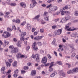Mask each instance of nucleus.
Returning a JSON list of instances; mask_svg holds the SVG:
<instances>
[{"mask_svg":"<svg viewBox=\"0 0 78 78\" xmlns=\"http://www.w3.org/2000/svg\"><path fill=\"white\" fill-rule=\"evenodd\" d=\"M9 48H11L12 49L11 51L12 53H17L19 51V48H18L15 47L14 48L13 45L10 46Z\"/></svg>","mask_w":78,"mask_h":78,"instance_id":"1","label":"nucleus"},{"mask_svg":"<svg viewBox=\"0 0 78 78\" xmlns=\"http://www.w3.org/2000/svg\"><path fill=\"white\" fill-rule=\"evenodd\" d=\"M27 34V33L26 32H21L20 34V36H21V37L20 38V40L22 42H23L25 41V38L23 37L24 36L26 35Z\"/></svg>","mask_w":78,"mask_h":78,"instance_id":"2","label":"nucleus"},{"mask_svg":"<svg viewBox=\"0 0 78 78\" xmlns=\"http://www.w3.org/2000/svg\"><path fill=\"white\" fill-rule=\"evenodd\" d=\"M36 42H34L32 46V48L35 51H37L38 50V48L37 47L36 45Z\"/></svg>","mask_w":78,"mask_h":78,"instance_id":"3","label":"nucleus"},{"mask_svg":"<svg viewBox=\"0 0 78 78\" xmlns=\"http://www.w3.org/2000/svg\"><path fill=\"white\" fill-rule=\"evenodd\" d=\"M49 9L51 11L54 12L57 10L58 8L56 6H51L49 8Z\"/></svg>","mask_w":78,"mask_h":78,"instance_id":"4","label":"nucleus"},{"mask_svg":"<svg viewBox=\"0 0 78 78\" xmlns=\"http://www.w3.org/2000/svg\"><path fill=\"white\" fill-rule=\"evenodd\" d=\"M43 64H45L47 62V58L46 57H44L42 59L41 61Z\"/></svg>","mask_w":78,"mask_h":78,"instance_id":"5","label":"nucleus"},{"mask_svg":"<svg viewBox=\"0 0 78 78\" xmlns=\"http://www.w3.org/2000/svg\"><path fill=\"white\" fill-rule=\"evenodd\" d=\"M43 37H44V36H38L35 37L34 38V40H36L37 41V40H41V39Z\"/></svg>","mask_w":78,"mask_h":78,"instance_id":"6","label":"nucleus"},{"mask_svg":"<svg viewBox=\"0 0 78 78\" xmlns=\"http://www.w3.org/2000/svg\"><path fill=\"white\" fill-rule=\"evenodd\" d=\"M18 73H19V70L18 69H16V70L14 72V74L13 75V76L15 77V78H16V77L17 76V74Z\"/></svg>","mask_w":78,"mask_h":78,"instance_id":"7","label":"nucleus"},{"mask_svg":"<svg viewBox=\"0 0 78 78\" xmlns=\"http://www.w3.org/2000/svg\"><path fill=\"white\" fill-rule=\"evenodd\" d=\"M36 61L37 62H39V55L38 54H36L35 55Z\"/></svg>","mask_w":78,"mask_h":78,"instance_id":"8","label":"nucleus"},{"mask_svg":"<svg viewBox=\"0 0 78 78\" xmlns=\"http://www.w3.org/2000/svg\"><path fill=\"white\" fill-rule=\"evenodd\" d=\"M71 24V23H70L67 24V25L65 26V30H67L69 29L68 28H69V26Z\"/></svg>","mask_w":78,"mask_h":78,"instance_id":"9","label":"nucleus"},{"mask_svg":"<svg viewBox=\"0 0 78 78\" xmlns=\"http://www.w3.org/2000/svg\"><path fill=\"white\" fill-rule=\"evenodd\" d=\"M20 6H21L22 8H25L26 7V4L24 2H21L20 4Z\"/></svg>","mask_w":78,"mask_h":78,"instance_id":"10","label":"nucleus"},{"mask_svg":"<svg viewBox=\"0 0 78 78\" xmlns=\"http://www.w3.org/2000/svg\"><path fill=\"white\" fill-rule=\"evenodd\" d=\"M22 44V42L19 41L16 44L17 46L20 48L21 47V44Z\"/></svg>","mask_w":78,"mask_h":78,"instance_id":"11","label":"nucleus"},{"mask_svg":"<svg viewBox=\"0 0 78 78\" xmlns=\"http://www.w3.org/2000/svg\"><path fill=\"white\" fill-rule=\"evenodd\" d=\"M13 22H15L16 23H20V20L19 19H17L16 20H12Z\"/></svg>","mask_w":78,"mask_h":78,"instance_id":"12","label":"nucleus"},{"mask_svg":"<svg viewBox=\"0 0 78 78\" xmlns=\"http://www.w3.org/2000/svg\"><path fill=\"white\" fill-rule=\"evenodd\" d=\"M5 67H3L1 68V72L3 74H5L6 73V72H5Z\"/></svg>","mask_w":78,"mask_h":78,"instance_id":"13","label":"nucleus"},{"mask_svg":"<svg viewBox=\"0 0 78 78\" xmlns=\"http://www.w3.org/2000/svg\"><path fill=\"white\" fill-rule=\"evenodd\" d=\"M27 29L28 30H31V25L30 24H28L27 25Z\"/></svg>","mask_w":78,"mask_h":78,"instance_id":"14","label":"nucleus"},{"mask_svg":"<svg viewBox=\"0 0 78 78\" xmlns=\"http://www.w3.org/2000/svg\"><path fill=\"white\" fill-rule=\"evenodd\" d=\"M70 5H67L65 6V7L63 8V9L64 10L66 9H70Z\"/></svg>","mask_w":78,"mask_h":78,"instance_id":"15","label":"nucleus"},{"mask_svg":"<svg viewBox=\"0 0 78 78\" xmlns=\"http://www.w3.org/2000/svg\"><path fill=\"white\" fill-rule=\"evenodd\" d=\"M57 74V72L56 71H54V73H52L50 76L51 77H53L55 76V75H56Z\"/></svg>","mask_w":78,"mask_h":78,"instance_id":"16","label":"nucleus"},{"mask_svg":"<svg viewBox=\"0 0 78 78\" xmlns=\"http://www.w3.org/2000/svg\"><path fill=\"white\" fill-rule=\"evenodd\" d=\"M78 68H75L72 70V72H73V73H74V72L76 73L77 72H78Z\"/></svg>","mask_w":78,"mask_h":78,"instance_id":"17","label":"nucleus"},{"mask_svg":"<svg viewBox=\"0 0 78 78\" xmlns=\"http://www.w3.org/2000/svg\"><path fill=\"white\" fill-rule=\"evenodd\" d=\"M77 30V29L76 28H74V29H71V28H70L69 29H67V31H74L75 30Z\"/></svg>","mask_w":78,"mask_h":78,"instance_id":"18","label":"nucleus"},{"mask_svg":"<svg viewBox=\"0 0 78 78\" xmlns=\"http://www.w3.org/2000/svg\"><path fill=\"white\" fill-rule=\"evenodd\" d=\"M60 74L61 75H62L63 77H65V76H66V73H64V72H61L60 73Z\"/></svg>","mask_w":78,"mask_h":78,"instance_id":"19","label":"nucleus"},{"mask_svg":"<svg viewBox=\"0 0 78 78\" xmlns=\"http://www.w3.org/2000/svg\"><path fill=\"white\" fill-rule=\"evenodd\" d=\"M5 14L7 15H5L4 17H7V18H8L9 17V14H10V12H6L5 13Z\"/></svg>","mask_w":78,"mask_h":78,"instance_id":"20","label":"nucleus"},{"mask_svg":"<svg viewBox=\"0 0 78 78\" xmlns=\"http://www.w3.org/2000/svg\"><path fill=\"white\" fill-rule=\"evenodd\" d=\"M66 65L68 68H70V67H71V64L70 63H66Z\"/></svg>","mask_w":78,"mask_h":78,"instance_id":"21","label":"nucleus"},{"mask_svg":"<svg viewBox=\"0 0 78 78\" xmlns=\"http://www.w3.org/2000/svg\"><path fill=\"white\" fill-rule=\"evenodd\" d=\"M55 34L56 36H58V35H59V34H61L59 32L58 30H56V31H55Z\"/></svg>","mask_w":78,"mask_h":78,"instance_id":"22","label":"nucleus"},{"mask_svg":"<svg viewBox=\"0 0 78 78\" xmlns=\"http://www.w3.org/2000/svg\"><path fill=\"white\" fill-rule=\"evenodd\" d=\"M36 74V71H32L31 72V74L32 75L34 76V75H35Z\"/></svg>","mask_w":78,"mask_h":78,"instance_id":"23","label":"nucleus"},{"mask_svg":"<svg viewBox=\"0 0 78 78\" xmlns=\"http://www.w3.org/2000/svg\"><path fill=\"white\" fill-rule=\"evenodd\" d=\"M17 61H15L13 63L12 65L14 67H16V66H17Z\"/></svg>","mask_w":78,"mask_h":78,"instance_id":"24","label":"nucleus"},{"mask_svg":"<svg viewBox=\"0 0 78 78\" xmlns=\"http://www.w3.org/2000/svg\"><path fill=\"white\" fill-rule=\"evenodd\" d=\"M48 14V13L47 12L45 11L44 12V14H43V16L46 17L47 16V15Z\"/></svg>","mask_w":78,"mask_h":78,"instance_id":"25","label":"nucleus"},{"mask_svg":"<svg viewBox=\"0 0 78 78\" xmlns=\"http://www.w3.org/2000/svg\"><path fill=\"white\" fill-rule=\"evenodd\" d=\"M40 17V15H38L36 16L34 18H33V20H34V19H37L38 18Z\"/></svg>","mask_w":78,"mask_h":78,"instance_id":"26","label":"nucleus"},{"mask_svg":"<svg viewBox=\"0 0 78 78\" xmlns=\"http://www.w3.org/2000/svg\"><path fill=\"white\" fill-rule=\"evenodd\" d=\"M6 64L7 67H10V66H11V64L8 62H6Z\"/></svg>","mask_w":78,"mask_h":78,"instance_id":"27","label":"nucleus"},{"mask_svg":"<svg viewBox=\"0 0 78 78\" xmlns=\"http://www.w3.org/2000/svg\"><path fill=\"white\" fill-rule=\"evenodd\" d=\"M21 53H18V55H17V58H20L21 57Z\"/></svg>","mask_w":78,"mask_h":78,"instance_id":"28","label":"nucleus"},{"mask_svg":"<svg viewBox=\"0 0 78 78\" xmlns=\"http://www.w3.org/2000/svg\"><path fill=\"white\" fill-rule=\"evenodd\" d=\"M53 66H54V62H52L51 63L49 67H53Z\"/></svg>","mask_w":78,"mask_h":78,"instance_id":"29","label":"nucleus"},{"mask_svg":"<svg viewBox=\"0 0 78 78\" xmlns=\"http://www.w3.org/2000/svg\"><path fill=\"white\" fill-rule=\"evenodd\" d=\"M56 63L58 64V65H62V62H61V61H58L57 62H56Z\"/></svg>","mask_w":78,"mask_h":78,"instance_id":"30","label":"nucleus"},{"mask_svg":"<svg viewBox=\"0 0 78 78\" xmlns=\"http://www.w3.org/2000/svg\"><path fill=\"white\" fill-rule=\"evenodd\" d=\"M57 31L60 33L61 34L62 33V28H61V29H59L57 30Z\"/></svg>","mask_w":78,"mask_h":78,"instance_id":"31","label":"nucleus"},{"mask_svg":"<svg viewBox=\"0 0 78 78\" xmlns=\"http://www.w3.org/2000/svg\"><path fill=\"white\" fill-rule=\"evenodd\" d=\"M67 73L69 74H70V73H73V72L72 71V70L71 69L68 71Z\"/></svg>","mask_w":78,"mask_h":78,"instance_id":"32","label":"nucleus"},{"mask_svg":"<svg viewBox=\"0 0 78 78\" xmlns=\"http://www.w3.org/2000/svg\"><path fill=\"white\" fill-rule=\"evenodd\" d=\"M2 36L4 37V38H8V36H7V35H5L4 34H2Z\"/></svg>","mask_w":78,"mask_h":78,"instance_id":"33","label":"nucleus"},{"mask_svg":"<svg viewBox=\"0 0 78 78\" xmlns=\"http://www.w3.org/2000/svg\"><path fill=\"white\" fill-rule=\"evenodd\" d=\"M52 67H50V66L49 67V72H52V71H53V69L51 68Z\"/></svg>","mask_w":78,"mask_h":78,"instance_id":"34","label":"nucleus"},{"mask_svg":"<svg viewBox=\"0 0 78 78\" xmlns=\"http://www.w3.org/2000/svg\"><path fill=\"white\" fill-rule=\"evenodd\" d=\"M20 58H27V56H25L24 55H21V57Z\"/></svg>","mask_w":78,"mask_h":78,"instance_id":"35","label":"nucleus"},{"mask_svg":"<svg viewBox=\"0 0 78 78\" xmlns=\"http://www.w3.org/2000/svg\"><path fill=\"white\" fill-rule=\"evenodd\" d=\"M70 47H71V48H72V51L71 52V53H72L73 52V51H75V50H76V49H75L74 47H73L72 46H71Z\"/></svg>","mask_w":78,"mask_h":78,"instance_id":"36","label":"nucleus"},{"mask_svg":"<svg viewBox=\"0 0 78 78\" xmlns=\"http://www.w3.org/2000/svg\"><path fill=\"white\" fill-rule=\"evenodd\" d=\"M23 69L24 70H28L29 68L27 66H24Z\"/></svg>","mask_w":78,"mask_h":78,"instance_id":"37","label":"nucleus"},{"mask_svg":"<svg viewBox=\"0 0 78 78\" xmlns=\"http://www.w3.org/2000/svg\"><path fill=\"white\" fill-rule=\"evenodd\" d=\"M62 21H63V22H66V20H67V19H66V18H64L63 19H62Z\"/></svg>","mask_w":78,"mask_h":78,"instance_id":"38","label":"nucleus"},{"mask_svg":"<svg viewBox=\"0 0 78 78\" xmlns=\"http://www.w3.org/2000/svg\"><path fill=\"white\" fill-rule=\"evenodd\" d=\"M32 1L33 4H34L35 5H36L37 4L36 0H32Z\"/></svg>","mask_w":78,"mask_h":78,"instance_id":"39","label":"nucleus"},{"mask_svg":"<svg viewBox=\"0 0 78 78\" xmlns=\"http://www.w3.org/2000/svg\"><path fill=\"white\" fill-rule=\"evenodd\" d=\"M48 17V16L47 17H45L44 18L45 20H46L47 21H48L49 20Z\"/></svg>","mask_w":78,"mask_h":78,"instance_id":"40","label":"nucleus"},{"mask_svg":"<svg viewBox=\"0 0 78 78\" xmlns=\"http://www.w3.org/2000/svg\"><path fill=\"white\" fill-rule=\"evenodd\" d=\"M26 23V21H24L21 23V25H22V26H23L25 25V23Z\"/></svg>","mask_w":78,"mask_h":78,"instance_id":"41","label":"nucleus"},{"mask_svg":"<svg viewBox=\"0 0 78 78\" xmlns=\"http://www.w3.org/2000/svg\"><path fill=\"white\" fill-rule=\"evenodd\" d=\"M75 16H78V11H76L75 12Z\"/></svg>","mask_w":78,"mask_h":78,"instance_id":"42","label":"nucleus"},{"mask_svg":"<svg viewBox=\"0 0 78 78\" xmlns=\"http://www.w3.org/2000/svg\"><path fill=\"white\" fill-rule=\"evenodd\" d=\"M12 29L13 30L15 31V30H16V26H12Z\"/></svg>","mask_w":78,"mask_h":78,"instance_id":"43","label":"nucleus"},{"mask_svg":"<svg viewBox=\"0 0 78 78\" xmlns=\"http://www.w3.org/2000/svg\"><path fill=\"white\" fill-rule=\"evenodd\" d=\"M75 55H76V53H73L71 55V57H72V58H73V57H74V56H75Z\"/></svg>","mask_w":78,"mask_h":78,"instance_id":"44","label":"nucleus"},{"mask_svg":"<svg viewBox=\"0 0 78 78\" xmlns=\"http://www.w3.org/2000/svg\"><path fill=\"white\" fill-rule=\"evenodd\" d=\"M7 31H12V29L11 28H8L7 29Z\"/></svg>","mask_w":78,"mask_h":78,"instance_id":"45","label":"nucleus"},{"mask_svg":"<svg viewBox=\"0 0 78 78\" xmlns=\"http://www.w3.org/2000/svg\"><path fill=\"white\" fill-rule=\"evenodd\" d=\"M16 3H11L10 4V5L12 6H16Z\"/></svg>","mask_w":78,"mask_h":78,"instance_id":"46","label":"nucleus"},{"mask_svg":"<svg viewBox=\"0 0 78 78\" xmlns=\"http://www.w3.org/2000/svg\"><path fill=\"white\" fill-rule=\"evenodd\" d=\"M63 50V48H59L58 50V51H59L60 52L61 51H62Z\"/></svg>","mask_w":78,"mask_h":78,"instance_id":"47","label":"nucleus"},{"mask_svg":"<svg viewBox=\"0 0 78 78\" xmlns=\"http://www.w3.org/2000/svg\"><path fill=\"white\" fill-rule=\"evenodd\" d=\"M66 20H69L70 19V16H68L67 17H66Z\"/></svg>","mask_w":78,"mask_h":78,"instance_id":"48","label":"nucleus"},{"mask_svg":"<svg viewBox=\"0 0 78 78\" xmlns=\"http://www.w3.org/2000/svg\"><path fill=\"white\" fill-rule=\"evenodd\" d=\"M57 28V26L55 25H54L52 27V29H55V28Z\"/></svg>","mask_w":78,"mask_h":78,"instance_id":"49","label":"nucleus"},{"mask_svg":"<svg viewBox=\"0 0 78 78\" xmlns=\"http://www.w3.org/2000/svg\"><path fill=\"white\" fill-rule=\"evenodd\" d=\"M4 43L6 44V45H8L9 44V42H7L6 41H4Z\"/></svg>","mask_w":78,"mask_h":78,"instance_id":"50","label":"nucleus"},{"mask_svg":"<svg viewBox=\"0 0 78 78\" xmlns=\"http://www.w3.org/2000/svg\"><path fill=\"white\" fill-rule=\"evenodd\" d=\"M7 33L6 34V35L8 37H9L11 36V34H10L9 32H7Z\"/></svg>","mask_w":78,"mask_h":78,"instance_id":"51","label":"nucleus"},{"mask_svg":"<svg viewBox=\"0 0 78 78\" xmlns=\"http://www.w3.org/2000/svg\"><path fill=\"white\" fill-rule=\"evenodd\" d=\"M56 42V40H54L52 42V45H55V42Z\"/></svg>","mask_w":78,"mask_h":78,"instance_id":"52","label":"nucleus"},{"mask_svg":"<svg viewBox=\"0 0 78 78\" xmlns=\"http://www.w3.org/2000/svg\"><path fill=\"white\" fill-rule=\"evenodd\" d=\"M35 5H34V4H30V7L31 8H34V7Z\"/></svg>","mask_w":78,"mask_h":78,"instance_id":"53","label":"nucleus"},{"mask_svg":"<svg viewBox=\"0 0 78 78\" xmlns=\"http://www.w3.org/2000/svg\"><path fill=\"white\" fill-rule=\"evenodd\" d=\"M64 11H61V14L62 16H64Z\"/></svg>","mask_w":78,"mask_h":78,"instance_id":"54","label":"nucleus"},{"mask_svg":"<svg viewBox=\"0 0 78 78\" xmlns=\"http://www.w3.org/2000/svg\"><path fill=\"white\" fill-rule=\"evenodd\" d=\"M37 44L38 45H39V46H41V45H42L41 42H38L37 43Z\"/></svg>","mask_w":78,"mask_h":78,"instance_id":"55","label":"nucleus"},{"mask_svg":"<svg viewBox=\"0 0 78 78\" xmlns=\"http://www.w3.org/2000/svg\"><path fill=\"white\" fill-rule=\"evenodd\" d=\"M40 32L41 33H44V28H42L40 30Z\"/></svg>","mask_w":78,"mask_h":78,"instance_id":"56","label":"nucleus"},{"mask_svg":"<svg viewBox=\"0 0 78 78\" xmlns=\"http://www.w3.org/2000/svg\"><path fill=\"white\" fill-rule=\"evenodd\" d=\"M9 62L10 63H12V59H9Z\"/></svg>","mask_w":78,"mask_h":78,"instance_id":"57","label":"nucleus"},{"mask_svg":"<svg viewBox=\"0 0 78 78\" xmlns=\"http://www.w3.org/2000/svg\"><path fill=\"white\" fill-rule=\"evenodd\" d=\"M13 41L14 42H17V39L16 38H14Z\"/></svg>","mask_w":78,"mask_h":78,"instance_id":"58","label":"nucleus"},{"mask_svg":"<svg viewBox=\"0 0 78 78\" xmlns=\"http://www.w3.org/2000/svg\"><path fill=\"white\" fill-rule=\"evenodd\" d=\"M21 72L22 74H23L24 73H25V71L24 70H21Z\"/></svg>","mask_w":78,"mask_h":78,"instance_id":"59","label":"nucleus"},{"mask_svg":"<svg viewBox=\"0 0 78 78\" xmlns=\"http://www.w3.org/2000/svg\"><path fill=\"white\" fill-rule=\"evenodd\" d=\"M38 33L37 32H35L34 33V36H36L37 34H38Z\"/></svg>","mask_w":78,"mask_h":78,"instance_id":"60","label":"nucleus"},{"mask_svg":"<svg viewBox=\"0 0 78 78\" xmlns=\"http://www.w3.org/2000/svg\"><path fill=\"white\" fill-rule=\"evenodd\" d=\"M24 43L25 45H27V41H25L24 42Z\"/></svg>","mask_w":78,"mask_h":78,"instance_id":"61","label":"nucleus"},{"mask_svg":"<svg viewBox=\"0 0 78 78\" xmlns=\"http://www.w3.org/2000/svg\"><path fill=\"white\" fill-rule=\"evenodd\" d=\"M41 22L42 24H44V23H45V22H44V20H41Z\"/></svg>","mask_w":78,"mask_h":78,"instance_id":"62","label":"nucleus"},{"mask_svg":"<svg viewBox=\"0 0 78 78\" xmlns=\"http://www.w3.org/2000/svg\"><path fill=\"white\" fill-rule=\"evenodd\" d=\"M47 56L48 57V58L49 59H50V58H51V57L50 55H47Z\"/></svg>","mask_w":78,"mask_h":78,"instance_id":"63","label":"nucleus"},{"mask_svg":"<svg viewBox=\"0 0 78 78\" xmlns=\"http://www.w3.org/2000/svg\"><path fill=\"white\" fill-rule=\"evenodd\" d=\"M31 63L29 62L28 63H27V65L28 66H31Z\"/></svg>","mask_w":78,"mask_h":78,"instance_id":"64","label":"nucleus"}]
</instances>
